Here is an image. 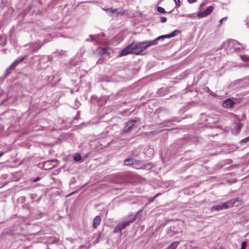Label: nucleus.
<instances>
[{"mask_svg": "<svg viewBox=\"0 0 249 249\" xmlns=\"http://www.w3.org/2000/svg\"><path fill=\"white\" fill-rule=\"evenodd\" d=\"M241 203V200L236 198L231 200L225 203H221L217 205L213 206L211 208L212 211H220L226 209L230 207L238 206Z\"/></svg>", "mask_w": 249, "mask_h": 249, "instance_id": "f03ea898", "label": "nucleus"}, {"mask_svg": "<svg viewBox=\"0 0 249 249\" xmlns=\"http://www.w3.org/2000/svg\"><path fill=\"white\" fill-rule=\"evenodd\" d=\"M249 141V137H247L243 140H242L240 142V143H245V142H248Z\"/></svg>", "mask_w": 249, "mask_h": 249, "instance_id": "6ab92c4d", "label": "nucleus"}, {"mask_svg": "<svg viewBox=\"0 0 249 249\" xmlns=\"http://www.w3.org/2000/svg\"><path fill=\"white\" fill-rule=\"evenodd\" d=\"M142 210H140V211H139L138 212H137V213L135 215H137V214L140 213H141L142 212Z\"/></svg>", "mask_w": 249, "mask_h": 249, "instance_id": "c756f323", "label": "nucleus"}, {"mask_svg": "<svg viewBox=\"0 0 249 249\" xmlns=\"http://www.w3.org/2000/svg\"><path fill=\"white\" fill-rule=\"evenodd\" d=\"M238 120L239 122L236 124L234 128L232 130V133L234 135L238 134L240 132L241 129L243 126V124L240 122V119H238Z\"/></svg>", "mask_w": 249, "mask_h": 249, "instance_id": "6e6552de", "label": "nucleus"}, {"mask_svg": "<svg viewBox=\"0 0 249 249\" xmlns=\"http://www.w3.org/2000/svg\"><path fill=\"white\" fill-rule=\"evenodd\" d=\"M159 195H160V194H157L156 196H155L154 197V198H151V199H150V201L151 202L153 201V200H154V199L155 198L157 197L158 196H159Z\"/></svg>", "mask_w": 249, "mask_h": 249, "instance_id": "cd10ccee", "label": "nucleus"}, {"mask_svg": "<svg viewBox=\"0 0 249 249\" xmlns=\"http://www.w3.org/2000/svg\"><path fill=\"white\" fill-rule=\"evenodd\" d=\"M26 57V55H25L24 56H22L21 57H20V58H18V59H17L11 65V67H13V68H15L17 65L21 61H22L23 60H24Z\"/></svg>", "mask_w": 249, "mask_h": 249, "instance_id": "f8f14e48", "label": "nucleus"}, {"mask_svg": "<svg viewBox=\"0 0 249 249\" xmlns=\"http://www.w3.org/2000/svg\"><path fill=\"white\" fill-rule=\"evenodd\" d=\"M175 2L176 3V4L177 5V6H179L180 5V0H174Z\"/></svg>", "mask_w": 249, "mask_h": 249, "instance_id": "b1692460", "label": "nucleus"}, {"mask_svg": "<svg viewBox=\"0 0 249 249\" xmlns=\"http://www.w3.org/2000/svg\"><path fill=\"white\" fill-rule=\"evenodd\" d=\"M145 153L147 154H149V156H151V155H152L154 153V149L152 148H148L146 152H145Z\"/></svg>", "mask_w": 249, "mask_h": 249, "instance_id": "2eb2a0df", "label": "nucleus"}, {"mask_svg": "<svg viewBox=\"0 0 249 249\" xmlns=\"http://www.w3.org/2000/svg\"><path fill=\"white\" fill-rule=\"evenodd\" d=\"M167 21V18L165 17H162L160 18V21L162 23H164Z\"/></svg>", "mask_w": 249, "mask_h": 249, "instance_id": "4be33fe9", "label": "nucleus"}, {"mask_svg": "<svg viewBox=\"0 0 249 249\" xmlns=\"http://www.w3.org/2000/svg\"><path fill=\"white\" fill-rule=\"evenodd\" d=\"M178 33V30H175L173 32H172L171 34L162 35L160 36H159L157 38H156L155 39L153 40V41H155L156 43L157 44V41L158 40H159L160 39H162V38H171V37L175 36L177 35V33Z\"/></svg>", "mask_w": 249, "mask_h": 249, "instance_id": "39448f33", "label": "nucleus"}, {"mask_svg": "<svg viewBox=\"0 0 249 249\" xmlns=\"http://www.w3.org/2000/svg\"><path fill=\"white\" fill-rule=\"evenodd\" d=\"M56 160H52V161L54 162V161H56Z\"/></svg>", "mask_w": 249, "mask_h": 249, "instance_id": "72a5a7b5", "label": "nucleus"}, {"mask_svg": "<svg viewBox=\"0 0 249 249\" xmlns=\"http://www.w3.org/2000/svg\"><path fill=\"white\" fill-rule=\"evenodd\" d=\"M75 193V192H72L69 196H71V195H73V194Z\"/></svg>", "mask_w": 249, "mask_h": 249, "instance_id": "473e14b6", "label": "nucleus"}, {"mask_svg": "<svg viewBox=\"0 0 249 249\" xmlns=\"http://www.w3.org/2000/svg\"><path fill=\"white\" fill-rule=\"evenodd\" d=\"M105 11H110V13L112 14H119L121 13L120 11H119L118 8H115V9H112V8H108V9H105Z\"/></svg>", "mask_w": 249, "mask_h": 249, "instance_id": "4468645a", "label": "nucleus"}, {"mask_svg": "<svg viewBox=\"0 0 249 249\" xmlns=\"http://www.w3.org/2000/svg\"><path fill=\"white\" fill-rule=\"evenodd\" d=\"M101 218L100 216H96L94 218L93 222V227L94 228H97L101 223Z\"/></svg>", "mask_w": 249, "mask_h": 249, "instance_id": "9b49d317", "label": "nucleus"}, {"mask_svg": "<svg viewBox=\"0 0 249 249\" xmlns=\"http://www.w3.org/2000/svg\"><path fill=\"white\" fill-rule=\"evenodd\" d=\"M14 68H13V67H11V65L10 66V67L9 68H8L6 70V75H7L8 74H9L10 72H11V70L12 69H14Z\"/></svg>", "mask_w": 249, "mask_h": 249, "instance_id": "aec40b11", "label": "nucleus"}, {"mask_svg": "<svg viewBox=\"0 0 249 249\" xmlns=\"http://www.w3.org/2000/svg\"><path fill=\"white\" fill-rule=\"evenodd\" d=\"M234 105V102L230 98L225 100L223 103V106L224 107H231Z\"/></svg>", "mask_w": 249, "mask_h": 249, "instance_id": "1a4fd4ad", "label": "nucleus"}, {"mask_svg": "<svg viewBox=\"0 0 249 249\" xmlns=\"http://www.w3.org/2000/svg\"><path fill=\"white\" fill-rule=\"evenodd\" d=\"M137 218V215H135L131 219L124 221L121 223H119L115 228L114 232H119L124 229L126 226L134 222Z\"/></svg>", "mask_w": 249, "mask_h": 249, "instance_id": "7ed1b4c3", "label": "nucleus"}, {"mask_svg": "<svg viewBox=\"0 0 249 249\" xmlns=\"http://www.w3.org/2000/svg\"><path fill=\"white\" fill-rule=\"evenodd\" d=\"M227 44L228 45L229 47H231V48H233L235 51H239L241 50V48L240 47L241 44L236 40H229L225 45H227Z\"/></svg>", "mask_w": 249, "mask_h": 249, "instance_id": "20e7f679", "label": "nucleus"}, {"mask_svg": "<svg viewBox=\"0 0 249 249\" xmlns=\"http://www.w3.org/2000/svg\"><path fill=\"white\" fill-rule=\"evenodd\" d=\"M246 246H247V242H242L241 249H246Z\"/></svg>", "mask_w": 249, "mask_h": 249, "instance_id": "412c9836", "label": "nucleus"}, {"mask_svg": "<svg viewBox=\"0 0 249 249\" xmlns=\"http://www.w3.org/2000/svg\"><path fill=\"white\" fill-rule=\"evenodd\" d=\"M157 11L160 13H161V14H164L166 12L164 10V9L161 7H158L157 8Z\"/></svg>", "mask_w": 249, "mask_h": 249, "instance_id": "f3484780", "label": "nucleus"}, {"mask_svg": "<svg viewBox=\"0 0 249 249\" xmlns=\"http://www.w3.org/2000/svg\"><path fill=\"white\" fill-rule=\"evenodd\" d=\"M73 159L75 161H79L80 160H81V156L80 154H75V155L73 156Z\"/></svg>", "mask_w": 249, "mask_h": 249, "instance_id": "dca6fc26", "label": "nucleus"}, {"mask_svg": "<svg viewBox=\"0 0 249 249\" xmlns=\"http://www.w3.org/2000/svg\"><path fill=\"white\" fill-rule=\"evenodd\" d=\"M197 0H188V2L190 3H193L196 1Z\"/></svg>", "mask_w": 249, "mask_h": 249, "instance_id": "a878e982", "label": "nucleus"}, {"mask_svg": "<svg viewBox=\"0 0 249 249\" xmlns=\"http://www.w3.org/2000/svg\"><path fill=\"white\" fill-rule=\"evenodd\" d=\"M106 11L107 12V13L111 14V13H110V11Z\"/></svg>", "mask_w": 249, "mask_h": 249, "instance_id": "2f4dec72", "label": "nucleus"}, {"mask_svg": "<svg viewBox=\"0 0 249 249\" xmlns=\"http://www.w3.org/2000/svg\"><path fill=\"white\" fill-rule=\"evenodd\" d=\"M39 180V178H37V179H36V180L35 181H37V180Z\"/></svg>", "mask_w": 249, "mask_h": 249, "instance_id": "f704fd0d", "label": "nucleus"}, {"mask_svg": "<svg viewBox=\"0 0 249 249\" xmlns=\"http://www.w3.org/2000/svg\"><path fill=\"white\" fill-rule=\"evenodd\" d=\"M136 122L135 120H131L125 123V127L126 131H128L134 125V123Z\"/></svg>", "mask_w": 249, "mask_h": 249, "instance_id": "9d476101", "label": "nucleus"}, {"mask_svg": "<svg viewBox=\"0 0 249 249\" xmlns=\"http://www.w3.org/2000/svg\"><path fill=\"white\" fill-rule=\"evenodd\" d=\"M41 46H38L36 49H33V52H36V50H39L41 48Z\"/></svg>", "mask_w": 249, "mask_h": 249, "instance_id": "bb28decb", "label": "nucleus"}, {"mask_svg": "<svg viewBox=\"0 0 249 249\" xmlns=\"http://www.w3.org/2000/svg\"><path fill=\"white\" fill-rule=\"evenodd\" d=\"M213 9V7L212 6H209L207 9L203 12H199L197 14V16L199 18H202L207 16L210 15Z\"/></svg>", "mask_w": 249, "mask_h": 249, "instance_id": "423d86ee", "label": "nucleus"}, {"mask_svg": "<svg viewBox=\"0 0 249 249\" xmlns=\"http://www.w3.org/2000/svg\"><path fill=\"white\" fill-rule=\"evenodd\" d=\"M131 50H132L131 48L130 44H129L122 50L121 53L119 54V56H122L126 55L128 54H131Z\"/></svg>", "mask_w": 249, "mask_h": 249, "instance_id": "0eeeda50", "label": "nucleus"}, {"mask_svg": "<svg viewBox=\"0 0 249 249\" xmlns=\"http://www.w3.org/2000/svg\"><path fill=\"white\" fill-rule=\"evenodd\" d=\"M130 44L132 53L139 54L142 51L147 48L156 45L155 41H144L136 43H132Z\"/></svg>", "mask_w": 249, "mask_h": 249, "instance_id": "f257e3e1", "label": "nucleus"}, {"mask_svg": "<svg viewBox=\"0 0 249 249\" xmlns=\"http://www.w3.org/2000/svg\"><path fill=\"white\" fill-rule=\"evenodd\" d=\"M5 154V152H0V157H1L2 156H3Z\"/></svg>", "mask_w": 249, "mask_h": 249, "instance_id": "c85d7f7f", "label": "nucleus"}, {"mask_svg": "<svg viewBox=\"0 0 249 249\" xmlns=\"http://www.w3.org/2000/svg\"><path fill=\"white\" fill-rule=\"evenodd\" d=\"M204 5V4L203 3H201L200 5V8H201Z\"/></svg>", "mask_w": 249, "mask_h": 249, "instance_id": "7c9ffc66", "label": "nucleus"}, {"mask_svg": "<svg viewBox=\"0 0 249 249\" xmlns=\"http://www.w3.org/2000/svg\"><path fill=\"white\" fill-rule=\"evenodd\" d=\"M97 36L95 35H91L90 36V39L88 38L87 39V41L89 40H96L97 41Z\"/></svg>", "mask_w": 249, "mask_h": 249, "instance_id": "a211bd4d", "label": "nucleus"}, {"mask_svg": "<svg viewBox=\"0 0 249 249\" xmlns=\"http://www.w3.org/2000/svg\"><path fill=\"white\" fill-rule=\"evenodd\" d=\"M79 111H78L77 112L76 115L74 117V119H75V120L78 119L79 118Z\"/></svg>", "mask_w": 249, "mask_h": 249, "instance_id": "393cba45", "label": "nucleus"}, {"mask_svg": "<svg viewBox=\"0 0 249 249\" xmlns=\"http://www.w3.org/2000/svg\"><path fill=\"white\" fill-rule=\"evenodd\" d=\"M227 18V17H224L222 18H221L220 20H219V23H220V25H221L223 21H224V20H226Z\"/></svg>", "mask_w": 249, "mask_h": 249, "instance_id": "5701e85b", "label": "nucleus"}, {"mask_svg": "<svg viewBox=\"0 0 249 249\" xmlns=\"http://www.w3.org/2000/svg\"><path fill=\"white\" fill-rule=\"evenodd\" d=\"M136 160L132 159H128L124 160V164L125 165H130L134 164Z\"/></svg>", "mask_w": 249, "mask_h": 249, "instance_id": "ddd939ff", "label": "nucleus"}]
</instances>
